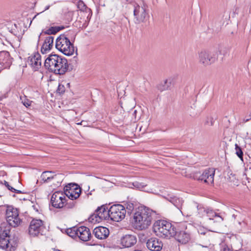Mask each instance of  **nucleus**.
I'll return each mask as SVG.
<instances>
[{
  "label": "nucleus",
  "instance_id": "nucleus-1",
  "mask_svg": "<svg viewBox=\"0 0 251 251\" xmlns=\"http://www.w3.org/2000/svg\"><path fill=\"white\" fill-rule=\"evenodd\" d=\"M44 66L49 72L57 75H64L69 70L67 60L56 54H50L45 59Z\"/></svg>",
  "mask_w": 251,
  "mask_h": 251
},
{
  "label": "nucleus",
  "instance_id": "nucleus-2",
  "mask_svg": "<svg viewBox=\"0 0 251 251\" xmlns=\"http://www.w3.org/2000/svg\"><path fill=\"white\" fill-rule=\"evenodd\" d=\"M154 211L146 207L138 208L134 214L133 219L136 228L143 230L147 228L155 217Z\"/></svg>",
  "mask_w": 251,
  "mask_h": 251
},
{
  "label": "nucleus",
  "instance_id": "nucleus-3",
  "mask_svg": "<svg viewBox=\"0 0 251 251\" xmlns=\"http://www.w3.org/2000/svg\"><path fill=\"white\" fill-rule=\"evenodd\" d=\"M10 226H6L5 223L0 225V247L6 251H14L18 245V238L9 235Z\"/></svg>",
  "mask_w": 251,
  "mask_h": 251
},
{
  "label": "nucleus",
  "instance_id": "nucleus-4",
  "mask_svg": "<svg viewBox=\"0 0 251 251\" xmlns=\"http://www.w3.org/2000/svg\"><path fill=\"white\" fill-rule=\"evenodd\" d=\"M153 229L157 236L164 238H170L176 234V227L166 220L156 221L153 224Z\"/></svg>",
  "mask_w": 251,
  "mask_h": 251
},
{
  "label": "nucleus",
  "instance_id": "nucleus-5",
  "mask_svg": "<svg viewBox=\"0 0 251 251\" xmlns=\"http://www.w3.org/2000/svg\"><path fill=\"white\" fill-rule=\"evenodd\" d=\"M55 47L60 52L67 56H70L75 52V47L70 39L65 34H61L56 39Z\"/></svg>",
  "mask_w": 251,
  "mask_h": 251
},
{
  "label": "nucleus",
  "instance_id": "nucleus-6",
  "mask_svg": "<svg viewBox=\"0 0 251 251\" xmlns=\"http://www.w3.org/2000/svg\"><path fill=\"white\" fill-rule=\"evenodd\" d=\"M134 21L136 24L146 23L149 20L150 15L145 5L140 6L135 3L133 10Z\"/></svg>",
  "mask_w": 251,
  "mask_h": 251
},
{
  "label": "nucleus",
  "instance_id": "nucleus-7",
  "mask_svg": "<svg viewBox=\"0 0 251 251\" xmlns=\"http://www.w3.org/2000/svg\"><path fill=\"white\" fill-rule=\"evenodd\" d=\"M5 216L7 222L10 226L17 227L22 223V220L19 217L18 209L12 206L7 207L5 211Z\"/></svg>",
  "mask_w": 251,
  "mask_h": 251
},
{
  "label": "nucleus",
  "instance_id": "nucleus-8",
  "mask_svg": "<svg viewBox=\"0 0 251 251\" xmlns=\"http://www.w3.org/2000/svg\"><path fill=\"white\" fill-rule=\"evenodd\" d=\"M109 219L114 222H119L124 219L126 216L125 207L122 204H117L112 205L109 209Z\"/></svg>",
  "mask_w": 251,
  "mask_h": 251
},
{
  "label": "nucleus",
  "instance_id": "nucleus-9",
  "mask_svg": "<svg viewBox=\"0 0 251 251\" xmlns=\"http://www.w3.org/2000/svg\"><path fill=\"white\" fill-rule=\"evenodd\" d=\"M215 170L213 169L205 170L202 173L196 172L192 177L195 180L203 181L205 183L212 184L214 182Z\"/></svg>",
  "mask_w": 251,
  "mask_h": 251
},
{
  "label": "nucleus",
  "instance_id": "nucleus-10",
  "mask_svg": "<svg viewBox=\"0 0 251 251\" xmlns=\"http://www.w3.org/2000/svg\"><path fill=\"white\" fill-rule=\"evenodd\" d=\"M110 212L109 209L105 205L98 207L95 213L91 215L89 220L91 222H99L102 220H109Z\"/></svg>",
  "mask_w": 251,
  "mask_h": 251
},
{
  "label": "nucleus",
  "instance_id": "nucleus-11",
  "mask_svg": "<svg viewBox=\"0 0 251 251\" xmlns=\"http://www.w3.org/2000/svg\"><path fill=\"white\" fill-rule=\"evenodd\" d=\"M45 228L43 222L39 219H33L28 227V233L31 237H36L39 235H43L42 232Z\"/></svg>",
  "mask_w": 251,
  "mask_h": 251
},
{
  "label": "nucleus",
  "instance_id": "nucleus-12",
  "mask_svg": "<svg viewBox=\"0 0 251 251\" xmlns=\"http://www.w3.org/2000/svg\"><path fill=\"white\" fill-rule=\"evenodd\" d=\"M64 195L68 199L76 200L79 198L81 192V189L76 183H69L64 188Z\"/></svg>",
  "mask_w": 251,
  "mask_h": 251
},
{
  "label": "nucleus",
  "instance_id": "nucleus-13",
  "mask_svg": "<svg viewBox=\"0 0 251 251\" xmlns=\"http://www.w3.org/2000/svg\"><path fill=\"white\" fill-rule=\"evenodd\" d=\"M65 201L66 197L64 194L59 191L54 192L52 194L50 200L52 206L56 208L63 207Z\"/></svg>",
  "mask_w": 251,
  "mask_h": 251
},
{
  "label": "nucleus",
  "instance_id": "nucleus-14",
  "mask_svg": "<svg viewBox=\"0 0 251 251\" xmlns=\"http://www.w3.org/2000/svg\"><path fill=\"white\" fill-rule=\"evenodd\" d=\"M199 59L201 63L204 66L209 65L216 61V58L210 52L202 50L199 54Z\"/></svg>",
  "mask_w": 251,
  "mask_h": 251
},
{
  "label": "nucleus",
  "instance_id": "nucleus-15",
  "mask_svg": "<svg viewBox=\"0 0 251 251\" xmlns=\"http://www.w3.org/2000/svg\"><path fill=\"white\" fill-rule=\"evenodd\" d=\"M12 59L8 51L5 50L0 51V73L3 68H9L12 63Z\"/></svg>",
  "mask_w": 251,
  "mask_h": 251
},
{
  "label": "nucleus",
  "instance_id": "nucleus-16",
  "mask_svg": "<svg viewBox=\"0 0 251 251\" xmlns=\"http://www.w3.org/2000/svg\"><path fill=\"white\" fill-rule=\"evenodd\" d=\"M27 62L35 71L37 70L41 66V55L38 52H35L33 55L28 57Z\"/></svg>",
  "mask_w": 251,
  "mask_h": 251
},
{
  "label": "nucleus",
  "instance_id": "nucleus-17",
  "mask_svg": "<svg viewBox=\"0 0 251 251\" xmlns=\"http://www.w3.org/2000/svg\"><path fill=\"white\" fill-rule=\"evenodd\" d=\"M147 248L151 251H160L163 244L161 241L156 238H151L147 242Z\"/></svg>",
  "mask_w": 251,
  "mask_h": 251
},
{
  "label": "nucleus",
  "instance_id": "nucleus-18",
  "mask_svg": "<svg viewBox=\"0 0 251 251\" xmlns=\"http://www.w3.org/2000/svg\"><path fill=\"white\" fill-rule=\"evenodd\" d=\"M137 242L135 235L126 234L121 238V244L125 248H129L134 245Z\"/></svg>",
  "mask_w": 251,
  "mask_h": 251
},
{
  "label": "nucleus",
  "instance_id": "nucleus-19",
  "mask_svg": "<svg viewBox=\"0 0 251 251\" xmlns=\"http://www.w3.org/2000/svg\"><path fill=\"white\" fill-rule=\"evenodd\" d=\"M93 233L97 238L102 240L108 237L109 234V231L107 228L100 226L94 228Z\"/></svg>",
  "mask_w": 251,
  "mask_h": 251
},
{
  "label": "nucleus",
  "instance_id": "nucleus-20",
  "mask_svg": "<svg viewBox=\"0 0 251 251\" xmlns=\"http://www.w3.org/2000/svg\"><path fill=\"white\" fill-rule=\"evenodd\" d=\"M53 41L54 38L52 36H48L45 38L41 50L42 54L47 53L52 49Z\"/></svg>",
  "mask_w": 251,
  "mask_h": 251
},
{
  "label": "nucleus",
  "instance_id": "nucleus-21",
  "mask_svg": "<svg viewBox=\"0 0 251 251\" xmlns=\"http://www.w3.org/2000/svg\"><path fill=\"white\" fill-rule=\"evenodd\" d=\"M175 233L176 234L174 235V237L178 242L182 244L187 243L190 239V234L185 231H180L178 232L176 229Z\"/></svg>",
  "mask_w": 251,
  "mask_h": 251
},
{
  "label": "nucleus",
  "instance_id": "nucleus-22",
  "mask_svg": "<svg viewBox=\"0 0 251 251\" xmlns=\"http://www.w3.org/2000/svg\"><path fill=\"white\" fill-rule=\"evenodd\" d=\"M174 84V80L172 77L166 79L163 83L159 84L157 88L160 91H164L170 89L171 86Z\"/></svg>",
  "mask_w": 251,
  "mask_h": 251
},
{
  "label": "nucleus",
  "instance_id": "nucleus-23",
  "mask_svg": "<svg viewBox=\"0 0 251 251\" xmlns=\"http://www.w3.org/2000/svg\"><path fill=\"white\" fill-rule=\"evenodd\" d=\"M165 198L173 204L177 208L180 209L181 208L183 202L182 199L171 195H168L167 196L165 197Z\"/></svg>",
  "mask_w": 251,
  "mask_h": 251
},
{
  "label": "nucleus",
  "instance_id": "nucleus-24",
  "mask_svg": "<svg viewBox=\"0 0 251 251\" xmlns=\"http://www.w3.org/2000/svg\"><path fill=\"white\" fill-rule=\"evenodd\" d=\"M206 216L209 218V220H214V218L217 219V222H222L223 218L219 214L214 212L212 209L208 208L206 212Z\"/></svg>",
  "mask_w": 251,
  "mask_h": 251
},
{
  "label": "nucleus",
  "instance_id": "nucleus-25",
  "mask_svg": "<svg viewBox=\"0 0 251 251\" xmlns=\"http://www.w3.org/2000/svg\"><path fill=\"white\" fill-rule=\"evenodd\" d=\"M65 28L64 26H51L49 28L46 29V30L43 31L42 33L45 35H48L50 36V35H54L59 32L60 30H62Z\"/></svg>",
  "mask_w": 251,
  "mask_h": 251
},
{
  "label": "nucleus",
  "instance_id": "nucleus-26",
  "mask_svg": "<svg viewBox=\"0 0 251 251\" xmlns=\"http://www.w3.org/2000/svg\"><path fill=\"white\" fill-rule=\"evenodd\" d=\"M227 175L226 176L227 181L230 182L231 184L234 185H238V181L236 178V175L230 170L229 169L227 170Z\"/></svg>",
  "mask_w": 251,
  "mask_h": 251
},
{
  "label": "nucleus",
  "instance_id": "nucleus-27",
  "mask_svg": "<svg viewBox=\"0 0 251 251\" xmlns=\"http://www.w3.org/2000/svg\"><path fill=\"white\" fill-rule=\"evenodd\" d=\"M53 173L54 172L51 171H45L42 174L41 177L45 182H49L56 176V175L52 176L51 174Z\"/></svg>",
  "mask_w": 251,
  "mask_h": 251
},
{
  "label": "nucleus",
  "instance_id": "nucleus-28",
  "mask_svg": "<svg viewBox=\"0 0 251 251\" xmlns=\"http://www.w3.org/2000/svg\"><path fill=\"white\" fill-rule=\"evenodd\" d=\"M77 227L74 226L71 228H69L66 229V233L70 237L73 238L77 237Z\"/></svg>",
  "mask_w": 251,
  "mask_h": 251
},
{
  "label": "nucleus",
  "instance_id": "nucleus-29",
  "mask_svg": "<svg viewBox=\"0 0 251 251\" xmlns=\"http://www.w3.org/2000/svg\"><path fill=\"white\" fill-rule=\"evenodd\" d=\"M74 200L66 199L65 203H64L63 207L66 209H72L75 205L76 202L73 201Z\"/></svg>",
  "mask_w": 251,
  "mask_h": 251
},
{
  "label": "nucleus",
  "instance_id": "nucleus-30",
  "mask_svg": "<svg viewBox=\"0 0 251 251\" xmlns=\"http://www.w3.org/2000/svg\"><path fill=\"white\" fill-rule=\"evenodd\" d=\"M82 235H80L79 237L80 240L83 241H87L90 239V238L91 237V234L90 230L89 228L87 230L83 231Z\"/></svg>",
  "mask_w": 251,
  "mask_h": 251
},
{
  "label": "nucleus",
  "instance_id": "nucleus-31",
  "mask_svg": "<svg viewBox=\"0 0 251 251\" xmlns=\"http://www.w3.org/2000/svg\"><path fill=\"white\" fill-rule=\"evenodd\" d=\"M235 154L242 161H243L244 154L242 148L239 146H238V145L236 144L235 145Z\"/></svg>",
  "mask_w": 251,
  "mask_h": 251
},
{
  "label": "nucleus",
  "instance_id": "nucleus-32",
  "mask_svg": "<svg viewBox=\"0 0 251 251\" xmlns=\"http://www.w3.org/2000/svg\"><path fill=\"white\" fill-rule=\"evenodd\" d=\"M4 185L7 187V188L9 190H10V191H11L12 192H14V193H16L17 194H24V193H25V192H22L21 190H17V189L14 188L13 187H12V186H11L9 184L8 182H7L5 180L4 181Z\"/></svg>",
  "mask_w": 251,
  "mask_h": 251
},
{
  "label": "nucleus",
  "instance_id": "nucleus-33",
  "mask_svg": "<svg viewBox=\"0 0 251 251\" xmlns=\"http://www.w3.org/2000/svg\"><path fill=\"white\" fill-rule=\"evenodd\" d=\"M207 208H205L201 205H198L197 206L198 214L201 217L206 216Z\"/></svg>",
  "mask_w": 251,
  "mask_h": 251
},
{
  "label": "nucleus",
  "instance_id": "nucleus-34",
  "mask_svg": "<svg viewBox=\"0 0 251 251\" xmlns=\"http://www.w3.org/2000/svg\"><path fill=\"white\" fill-rule=\"evenodd\" d=\"M133 186L139 190H143L146 186L147 184L143 182L138 181H134L132 183Z\"/></svg>",
  "mask_w": 251,
  "mask_h": 251
},
{
  "label": "nucleus",
  "instance_id": "nucleus-35",
  "mask_svg": "<svg viewBox=\"0 0 251 251\" xmlns=\"http://www.w3.org/2000/svg\"><path fill=\"white\" fill-rule=\"evenodd\" d=\"M88 227H86V226H80L79 227H77V237H78L79 238V237L80 236V235H82L83 233L84 232L83 231H85V230H87L88 229Z\"/></svg>",
  "mask_w": 251,
  "mask_h": 251
},
{
  "label": "nucleus",
  "instance_id": "nucleus-36",
  "mask_svg": "<svg viewBox=\"0 0 251 251\" xmlns=\"http://www.w3.org/2000/svg\"><path fill=\"white\" fill-rule=\"evenodd\" d=\"M77 8L80 11H84L87 8V6L82 0H79L77 2Z\"/></svg>",
  "mask_w": 251,
  "mask_h": 251
},
{
  "label": "nucleus",
  "instance_id": "nucleus-37",
  "mask_svg": "<svg viewBox=\"0 0 251 251\" xmlns=\"http://www.w3.org/2000/svg\"><path fill=\"white\" fill-rule=\"evenodd\" d=\"M214 121L212 117H207L205 121V125L208 126H213L214 125Z\"/></svg>",
  "mask_w": 251,
  "mask_h": 251
},
{
  "label": "nucleus",
  "instance_id": "nucleus-38",
  "mask_svg": "<svg viewBox=\"0 0 251 251\" xmlns=\"http://www.w3.org/2000/svg\"><path fill=\"white\" fill-rule=\"evenodd\" d=\"M56 91H57V93H59V94H63L65 91V88L64 86L62 84H59Z\"/></svg>",
  "mask_w": 251,
  "mask_h": 251
},
{
  "label": "nucleus",
  "instance_id": "nucleus-39",
  "mask_svg": "<svg viewBox=\"0 0 251 251\" xmlns=\"http://www.w3.org/2000/svg\"><path fill=\"white\" fill-rule=\"evenodd\" d=\"M126 209L128 213H131L134 209V204L132 203H126Z\"/></svg>",
  "mask_w": 251,
  "mask_h": 251
},
{
  "label": "nucleus",
  "instance_id": "nucleus-40",
  "mask_svg": "<svg viewBox=\"0 0 251 251\" xmlns=\"http://www.w3.org/2000/svg\"><path fill=\"white\" fill-rule=\"evenodd\" d=\"M22 103L26 107L29 106L31 105V101L27 99H25L24 100H22Z\"/></svg>",
  "mask_w": 251,
  "mask_h": 251
},
{
  "label": "nucleus",
  "instance_id": "nucleus-41",
  "mask_svg": "<svg viewBox=\"0 0 251 251\" xmlns=\"http://www.w3.org/2000/svg\"><path fill=\"white\" fill-rule=\"evenodd\" d=\"M251 120V113H250L249 115H247L242 120V123H245L250 120Z\"/></svg>",
  "mask_w": 251,
  "mask_h": 251
},
{
  "label": "nucleus",
  "instance_id": "nucleus-42",
  "mask_svg": "<svg viewBox=\"0 0 251 251\" xmlns=\"http://www.w3.org/2000/svg\"><path fill=\"white\" fill-rule=\"evenodd\" d=\"M137 111L136 110H134L132 115V116L134 117V121H136V120L138 119V118H137Z\"/></svg>",
  "mask_w": 251,
  "mask_h": 251
},
{
  "label": "nucleus",
  "instance_id": "nucleus-43",
  "mask_svg": "<svg viewBox=\"0 0 251 251\" xmlns=\"http://www.w3.org/2000/svg\"><path fill=\"white\" fill-rule=\"evenodd\" d=\"M221 251H232L230 249H229L227 247H225L223 248V250Z\"/></svg>",
  "mask_w": 251,
  "mask_h": 251
},
{
  "label": "nucleus",
  "instance_id": "nucleus-44",
  "mask_svg": "<svg viewBox=\"0 0 251 251\" xmlns=\"http://www.w3.org/2000/svg\"><path fill=\"white\" fill-rule=\"evenodd\" d=\"M50 5L46 6L45 9L42 11V12L48 10L50 8Z\"/></svg>",
  "mask_w": 251,
  "mask_h": 251
},
{
  "label": "nucleus",
  "instance_id": "nucleus-45",
  "mask_svg": "<svg viewBox=\"0 0 251 251\" xmlns=\"http://www.w3.org/2000/svg\"><path fill=\"white\" fill-rule=\"evenodd\" d=\"M42 34V33H40V34L39 35V37H38V41H39L40 40V36H41V35Z\"/></svg>",
  "mask_w": 251,
  "mask_h": 251
},
{
  "label": "nucleus",
  "instance_id": "nucleus-46",
  "mask_svg": "<svg viewBox=\"0 0 251 251\" xmlns=\"http://www.w3.org/2000/svg\"><path fill=\"white\" fill-rule=\"evenodd\" d=\"M1 100V98H0V100Z\"/></svg>",
  "mask_w": 251,
  "mask_h": 251
}]
</instances>
